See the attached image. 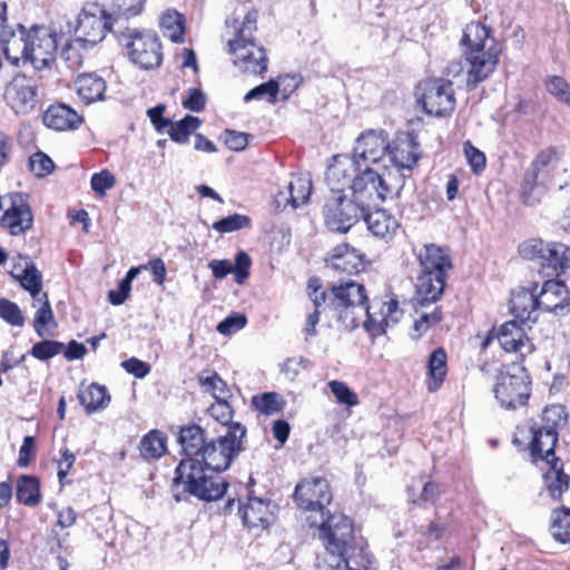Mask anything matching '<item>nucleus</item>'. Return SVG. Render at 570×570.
<instances>
[{"label": "nucleus", "instance_id": "24", "mask_svg": "<svg viewBox=\"0 0 570 570\" xmlns=\"http://www.w3.org/2000/svg\"><path fill=\"white\" fill-rule=\"evenodd\" d=\"M146 0H111L105 9L108 13V23L114 26V35L129 31V20L142 12Z\"/></svg>", "mask_w": 570, "mask_h": 570}, {"label": "nucleus", "instance_id": "3", "mask_svg": "<svg viewBox=\"0 0 570 570\" xmlns=\"http://www.w3.org/2000/svg\"><path fill=\"white\" fill-rule=\"evenodd\" d=\"M174 498L177 502L195 497L202 501H217L224 497L228 483L218 471L209 469L200 459H181L173 480Z\"/></svg>", "mask_w": 570, "mask_h": 570}, {"label": "nucleus", "instance_id": "11", "mask_svg": "<svg viewBox=\"0 0 570 570\" xmlns=\"http://www.w3.org/2000/svg\"><path fill=\"white\" fill-rule=\"evenodd\" d=\"M531 381L523 367L512 366L497 377L493 392L502 407L515 410L527 403L531 394Z\"/></svg>", "mask_w": 570, "mask_h": 570}, {"label": "nucleus", "instance_id": "45", "mask_svg": "<svg viewBox=\"0 0 570 570\" xmlns=\"http://www.w3.org/2000/svg\"><path fill=\"white\" fill-rule=\"evenodd\" d=\"M39 303H41V306L38 308L35 321H33V327L36 333L43 337L47 335L46 333V326L49 323H55L53 321V313L48 299L47 293L41 294V297L37 299Z\"/></svg>", "mask_w": 570, "mask_h": 570}, {"label": "nucleus", "instance_id": "38", "mask_svg": "<svg viewBox=\"0 0 570 570\" xmlns=\"http://www.w3.org/2000/svg\"><path fill=\"white\" fill-rule=\"evenodd\" d=\"M20 285L30 293L33 299L41 297L42 292V275L37 269L33 263L26 262L21 274L13 275Z\"/></svg>", "mask_w": 570, "mask_h": 570}, {"label": "nucleus", "instance_id": "35", "mask_svg": "<svg viewBox=\"0 0 570 570\" xmlns=\"http://www.w3.org/2000/svg\"><path fill=\"white\" fill-rule=\"evenodd\" d=\"M78 400L85 406L87 413L104 410L110 402V395L105 386L97 383L88 385L78 393Z\"/></svg>", "mask_w": 570, "mask_h": 570}, {"label": "nucleus", "instance_id": "57", "mask_svg": "<svg viewBox=\"0 0 570 570\" xmlns=\"http://www.w3.org/2000/svg\"><path fill=\"white\" fill-rule=\"evenodd\" d=\"M209 414L218 422L222 423V425L224 426V431L226 430V428L228 425H230L232 423H229L230 419H232V413H233V410H232V406L229 405L228 403V400L226 401H220V402H216L215 404H213L210 407H209Z\"/></svg>", "mask_w": 570, "mask_h": 570}, {"label": "nucleus", "instance_id": "60", "mask_svg": "<svg viewBox=\"0 0 570 570\" xmlns=\"http://www.w3.org/2000/svg\"><path fill=\"white\" fill-rule=\"evenodd\" d=\"M165 108V105L160 104L147 110L150 122L159 134L165 132L171 121L170 119L164 117Z\"/></svg>", "mask_w": 570, "mask_h": 570}, {"label": "nucleus", "instance_id": "14", "mask_svg": "<svg viewBox=\"0 0 570 570\" xmlns=\"http://www.w3.org/2000/svg\"><path fill=\"white\" fill-rule=\"evenodd\" d=\"M419 101L429 115L442 117L454 110L455 97L451 79H429L421 83Z\"/></svg>", "mask_w": 570, "mask_h": 570}, {"label": "nucleus", "instance_id": "48", "mask_svg": "<svg viewBox=\"0 0 570 570\" xmlns=\"http://www.w3.org/2000/svg\"><path fill=\"white\" fill-rule=\"evenodd\" d=\"M542 420L544 422L542 428L557 431L559 426H563L567 423L566 407L561 404L547 406L543 410Z\"/></svg>", "mask_w": 570, "mask_h": 570}, {"label": "nucleus", "instance_id": "21", "mask_svg": "<svg viewBox=\"0 0 570 570\" xmlns=\"http://www.w3.org/2000/svg\"><path fill=\"white\" fill-rule=\"evenodd\" d=\"M0 43L8 61L19 66L20 61H29V30L18 23L17 29L3 27L0 30Z\"/></svg>", "mask_w": 570, "mask_h": 570}, {"label": "nucleus", "instance_id": "42", "mask_svg": "<svg viewBox=\"0 0 570 570\" xmlns=\"http://www.w3.org/2000/svg\"><path fill=\"white\" fill-rule=\"evenodd\" d=\"M17 500L29 507H33L40 502L39 481L35 476L23 475L17 483Z\"/></svg>", "mask_w": 570, "mask_h": 570}, {"label": "nucleus", "instance_id": "61", "mask_svg": "<svg viewBox=\"0 0 570 570\" xmlns=\"http://www.w3.org/2000/svg\"><path fill=\"white\" fill-rule=\"evenodd\" d=\"M224 141L230 150L242 151L248 145V135L235 130H225Z\"/></svg>", "mask_w": 570, "mask_h": 570}, {"label": "nucleus", "instance_id": "32", "mask_svg": "<svg viewBox=\"0 0 570 570\" xmlns=\"http://www.w3.org/2000/svg\"><path fill=\"white\" fill-rule=\"evenodd\" d=\"M549 469L543 474L544 490L551 499L560 500L568 491L570 478L563 472V464L559 458H553V463H548Z\"/></svg>", "mask_w": 570, "mask_h": 570}, {"label": "nucleus", "instance_id": "29", "mask_svg": "<svg viewBox=\"0 0 570 570\" xmlns=\"http://www.w3.org/2000/svg\"><path fill=\"white\" fill-rule=\"evenodd\" d=\"M209 438L204 429L197 424L181 426L178 443L181 446L183 459H203V452Z\"/></svg>", "mask_w": 570, "mask_h": 570}, {"label": "nucleus", "instance_id": "28", "mask_svg": "<svg viewBox=\"0 0 570 570\" xmlns=\"http://www.w3.org/2000/svg\"><path fill=\"white\" fill-rule=\"evenodd\" d=\"M498 341L507 352H515L524 355L532 351V344L525 335L524 327H522L521 323L515 318L500 326Z\"/></svg>", "mask_w": 570, "mask_h": 570}, {"label": "nucleus", "instance_id": "15", "mask_svg": "<svg viewBox=\"0 0 570 570\" xmlns=\"http://www.w3.org/2000/svg\"><path fill=\"white\" fill-rule=\"evenodd\" d=\"M3 97L16 114H30L40 104L38 81L26 75H17L6 86Z\"/></svg>", "mask_w": 570, "mask_h": 570}, {"label": "nucleus", "instance_id": "41", "mask_svg": "<svg viewBox=\"0 0 570 570\" xmlns=\"http://www.w3.org/2000/svg\"><path fill=\"white\" fill-rule=\"evenodd\" d=\"M160 28L165 37L173 42L184 41L185 26L184 17L177 11H167L160 18Z\"/></svg>", "mask_w": 570, "mask_h": 570}, {"label": "nucleus", "instance_id": "22", "mask_svg": "<svg viewBox=\"0 0 570 570\" xmlns=\"http://www.w3.org/2000/svg\"><path fill=\"white\" fill-rule=\"evenodd\" d=\"M312 193V179L308 174L292 175L285 189L279 190L275 196L277 209H285L287 206L296 209L305 205Z\"/></svg>", "mask_w": 570, "mask_h": 570}, {"label": "nucleus", "instance_id": "5", "mask_svg": "<svg viewBox=\"0 0 570 570\" xmlns=\"http://www.w3.org/2000/svg\"><path fill=\"white\" fill-rule=\"evenodd\" d=\"M415 254L421 267L415 283L416 299L421 305L434 303L441 298L446 272L452 268L450 255L434 244L422 246Z\"/></svg>", "mask_w": 570, "mask_h": 570}, {"label": "nucleus", "instance_id": "7", "mask_svg": "<svg viewBox=\"0 0 570 570\" xmlns=\"http://www.w3.org/2000/svg\"><path fill=\"white\" fill-rule=\"evenodd\" d=\"M245 439L246 428L238 422H233L216 438H209L200 461L207 468L220 473L227 470L243 451Z\"/></svg>", "mask_w": 570, "mask_h": 570}, {"label": "nucleus", "instance_id": "64", "mask_svg": "<svg viewBox=\"0 0 570 570\" xmlns=\"http://www.w3.org/2000/svg\"><path fill=\"white\" fill-rule=\"evenodd\" d=\"M76 461V455L69 451V449L65 448L61 450V458L57 461L58 465V479L62 483L67 478L70 469L73 466Z\"/></svg>", "mask_w": 570, "mask_h": 570}, {"label": "nucleus", "instance_id": "52", "mask_svg": "<svg viewBox=\"0 0 570 570\" xmlns=\"http://www.w3.org/2000/svg\"><path fill=\"white\" fill-rule=\"evenodd\" d=\"M29 167L37 177H45L52 171L55 164L46 154L38 151L29 158Z\"/></svg>", "mask_w": 570, "mask_h": 570}, {"label": "nucleus", "instance_id": "30", "mask_svg": "<svg viewBox=\"0 0 570 570\" xmlns=\"http://www.w3.org/2000/svg\"><path fill=\"white\" fill-rule=\"evenodd\" d=\"M42 120L48 128L63 131L77 128L82 118L69 106L57 104L45 111Z\"/></svg>", "mask_w": 570, "mask_h": 570}, {"label": "nucleus", "instance_id": "23", "mask_svg": "<svg viewBox=\"0 0 570 570\" xmlns=\"http://www.w3.org/2000/svg\"><path fill=\"white\" fill-rule=\"evenodd\" d=\"M537 289L538 284L532 283L529 287H518L511 294L510 312L521 324L538 320Z\"/></svg>", "mask_w": 570, "mask_h": 570}, {"label": "nucleus", "instance_id": "54", "mask_svg": "<svg viewBox=\"0 0 570 570\" xmlns=\"http://www.w3.org/2000/svg\"><path fill=\"white\" fill-rule=\"evenodd\" d=\"M247 318L244 314L234 313L218 323L216 330L223 335H230L245 327Z\"/></svg>", "mask_w": 570, "mask_h": 570}, {"label": "nucleus", "instance_id": "46", "mask_svg": "<svg viewBox=\"0 0 570 570\" xmlns=\"http://www.w3.org/2000/svg\"><path fill=\"white\" fill-rule=\"evenodd\" d=\"M250 226V218L242 214H233L213 224V229L220 234L233 233Z\"/></svg>", "mask_w": 570, "mask_h": 570}, {"label": "nucleus", "instance_id": "58", "mask_svg": "<svg viewBox=\"0 0 570 570\" xmlns=\"http://www.w3.org/2000/svg\"><path fill=\"white\" fill-rule=\"evenodd\" d=\"M464 153L473 173L479 174L485 168L484 154L473 147L470 141L464 144Z\"/></svg>", "mask_w": 570, "mask_h": 570}, {"label": "nucleus", "instance_id": "49", "mask_svg": "<svg viewBox=\"0 0 570 570\" xmlns=\"http://www.w3.org/2000/svg\"><path fill=\"white\" fill-rule=\"evenodd\" d=\"M328 387L340 404H344L348 407H352V406H355L358 404L357 394L355 392H353L347 386L346 383L333 380V381L328 382Z\"/></svg>", "mask_w": 570, "mask_h": 570}, {"label": "nucleus", "instance_id": "36", "mask_svg": "<svg viewBox=\"0 0 570 570\" xmlns=\"http://www.w3.org/2000/svg\"><path fill=\"white\" fill-rule=\"evenodd\" d=\"M428 390L430 392H434L442 385L446 376V353L443 348H436L431 353L428 362Z\"/></svg>", "mask_w": 570, "mask_h": 570}, {"label": "nucleus", "instance_id": "33", "mask_svg": "<svg viewBox=\"0 0 570 570\" xmlns=\"http://www.w3.org/2000/svg\"><path fill=\"white\" fill-rule=\"evenodd\" d=\"M548 191L546 175L528 169L521 185V199L528 206L539 204Z\"/></svg>", "mask_w": 570, "mask_h": 570}, {"label": "nucleus", "instance_id": "40", "mask_svg": "<svg viewBox=\"0 0 570 570\" xmlns=\"http://www.w3.org/2000/svg\"><path fill=\"white\" fill-rule=\"evenodd\" d=\"M202 121L199 118L190 115H186L183 119L177 122H171L165 132L168 134L173 141L178 144H185L188 137L199 128Z\"/></svg>", "mask_w": 570, "mask_h": 570}, {"label": "nucleus", "instance_id": "25", "mask_svg": "<svg viewBox=\"0 0 570 570\" xmlns=\"http://www.w3.org/2000/svg\"><path fill=\"white\" fill-rule=\"evenodd\" d=\"M326 266L337 274L354 275L363 268V256L348 244H340L332 249Z\"/></svg>", "mask_w": 570, "mask_h": 570}, {"label": "nucleus", "instance_id": "44", "mask_svg": "<svg viewBox=\"0 0 570 570\" xmlns=\"http://www.w3.org/2000/svg\"><path fill=\"white\" fill-rule=\"evenodd\" d=\"M199 383L203 387L213 394L216 402L226 401L232 396L230 390L228 389L226 382L215 372L206 377L200 376Z\"/></svg>", "mask_w": 570, "mask_h": 570}, {"label": "nucleus", "instance_id": "19", "mask_svg": "<svg viewBox=\"0 0 570 570\" xmlns=\"http://www.w3.org/2000/svg\"><path fill=\"white\" fill-rule=\"evenodd\" d=\"M276 505L268 499L248 497L238 504V512L248 529H266L275 520Z\"/></svg>", "mask_w": 570, "mask_h": 570}, {"label": "nucleus", "instance_id": "31", "mask_svg": "<svg viewBox=\"0 0 570 570\" xmlns=\"http://www.w3.org/2000/svg\"><path fill=\"white\" fill-rule=\"evenodd\" d=\"M533 436L530 443V451L533 460H544L553 463L556 456L554 448L558 442V433L554 430L539 428L532 431Z\"/></svg>", "mask_w": 570, "mask_h": 570}, {"label": "nucleus", "instance_id": "13", "mask_svg": "<svg viewBox=\"0 0 570 570\" xmlns=\"http://www.w3.org/2000/svg\"><path fill=\"white\" fill-rule=\"evenodd\" d=\"M108 21V13L99 4H86L77 18L76 41L85 49L96 46L108 31L114 35L115 28Z\"/></svg>", "mask_w": 570, "mask_h": 570}, {"label": "nucleus", "instance_id": "56", "mask_svg": "<svg viewBox=\"0 0 570 570\" xmlns=\"http://www.w3.org/2000/svg\"><path fill=\"white\" fill-rule=\"evenodd\" d=\"M252 259L249 255L243 250L238 252L235 257V266H233V273L235 275V282L243 284L249 275V268Z\"/></svg>", "mask_w": 570, "mask_h": 570}, {"label": "nucleus", "instance_id": "59", "mask_svg": "<svg viewBox=\"0 0 570 570\" xmlns=\"http://www.w3.org/2000/svg\"><path fill=\"white\" fill-rule=\"evenodd\" d=\"M441 320V311L435 307L432 313H424L414 322V331L417 332V336H421L431 325L438 324Z\"/></svg>", "mask_w": 570, "mask_h": 570}, {"label": "nucleus", "instance_id": "34", "mask_svg": "<svg viewBox=\"0 0 570 570\" xmlns=\"http://www.w3.org/2000/svg\"><path fill=\"white\" fill-rule=\"evenodd\" d=\"M75 87L85 104H91L104 98L106 81L95 73H83L77 77Z\"/></svg>", "mask_w": 570, "mask_h": 570}, {"label": "nucleus", "instance_id": "39", "mask_svg": "<svg viewBox=\"0 0 570 570\" xmlns=\"http://www.w3.org/2000/svg\"><path fill=\"white\" fill-rule=\"evenodd\" d=\"M285 404L284 397L276 392H265L252 397L253 407L266 416L282 412Z\"/></svg>", "mask_w": 570, "mask_h": 570}, {"label": "nucleus", "instance_id": "26", "mask_svg": "<svg viewBox=\"0 0 570 570\" xmlns=\"http://www.w3.org/2000/svg\"><path fill=\"white\" fill-rule=\"evenodd\" d=\"M537 301L539 311L557 313L568 306L569 292L563 283L550 277L543 282L540 292H537Z\"/></svg>", "mask_w": 570, "mask_h": 570}, {"label": "nucleus", "instance_id": "43", "mask_svg": "<svg viewBox=\"0 0 570 570\" xmlns=\"http://www.w3.org/2000/svg\"><path fill=\"white\" fill-rule=\"evenodd\" d=\"M550 531L554 540L570 542V508L563 507L552 512Z\"/></svg>", "mask_w": 570, "mask_h": 570}, {"label": "nucleus", "instance_id": "9", "mask_svg": "<svg viewBox=\"0 0 570 570\" xmlns=\"http://www.w3.org/2000/svg\"><path fill=\"white\" fill-rule=\"evenodd\" d=\"M59 46H62L61 57L69 59V39L65 35H58L45 26H32L29 29V61L36 69L48 67L55 61Z\"/></svg>", "mask_w": 570, "mask_h": 570}, {"label": "nucleus", "instance_id": "20", "mask_svg": "<svg viewBox=\"0 0 570 570\" xmlns=\"http://www.w3.org/2000/svg\"><path fill=\"white\" fill-rule=\"evenodd\" d=\"M420 146L411 135H404L397 137L395 140L390 142L387 156L394 165V169L383 167V170L392 171L397 174L404 180V176L400 173L401 169L411 170L420 158Z\"/></svg>", "mask_w": 570, "mask_h": 570}, {"label": "nucleus", "instance_id": "8", "mask_svg": "<svg viewBox=\"0 0 570 570\" xmlns=\"http://www.w3.org/2000/svg\"><path fill=\"white\" fill-rule=\"evenodd\" d=\"M569 248L562 243L530 239L519 246V253L540 266V272L546 277H558L564 269Z\"/></svg>", "mask_w": 570, "mask_h": 570}, {"label": "nucleus", "instance_id": "51", "mask_svg": "<svg viewBox=\"0 0 570 570\" xmlns=\"http://www.w3.org/2000/svg\"><path fill=\"white\" fill-rule=\"evenodd\" d=\"M0 317L12 326L20 327L24 324L20 307L7 298H0Z\"/></svg>", "mask_w": 570, "mask_h": 570}, {"label": "nucleus", "instance_id": "6", "mask_svg": "<svg viewBox=\"0 0 570 570\" xmlns=\"http://www.w3.org/2000/svg\"><path fill=\"white\" fill-rule=\"evenodd\" d=\"M257 16V11H248L234 37L228 40V52L234 57V65L253 75H262L267 70L265 48L254 37Z\"/></svg>", "mask_w": 570, "mask_h": 570}, {"label": "nucleus", "instance_id": "1", "mask_svg": "<svg viewBox=\"0 0 570 570\" xmlns=\"http://www.w3.org/2000/svg\"><path fill=\"white\" fill-rule=\"evenodd\" d=\"M366 302L367 295L362 284L347 281L332 286L330 311L347 331L356 328L365 315V330L373 336H380L385 334L389 326L399 323L403 315L397 299L393 297L387 301L374 298L370 304Z\"/></svg>", "mask_w": 570, "mask_h": 570}, {"label": "nucleus", "instance_id": "53", "mask_svg": "<svg viewBox=\"0 0 570 570\" xmlns=\"http://www.w3.org/2000/svg\"><path fill=\"white\" fill-rule=\"evenodd\" d=\"M546 86L547 90L558 100L570 106V86L563 78L553 76L548 79Z\"/></svg>", "mask_w": 570, "mask_h": 570}, {"label": "nucleus", "instance_id": "2", "mask_svg": "<svg viewBox=\"0 0 570 570\" xmlns=\"http://www.w3.org/2000/svg\"><path fill=\"white\" fill-rule=\"evenodd\" d=\"M326 184L335 194L348 187L360 200L384 202L393 198L403 188V179L392 171H379L348 155H336L326 170Z\"/></svg>", "mask_w": 570, "mask_h": 570}, {"label": "nucleus", "instance_id": "17", "mask_svg": "<svg viewBox=\"0 0 570 570\" xmlns=\"http://www.w3.org/2000/svg\"><path fill=\"white\" fill-rule=\"evenodd\" d=\"M0 225L13 236H20L31 229L33 214L26 197L19 193L3 196V214Z\"/></svg>", "mask_w": 570, "mask_h": 570}, {"label": "nucleus", "instance_id": "37", "mask_svg": "<svg viewBox=\"0 0 570 570\" xmlns=\"http://www.w3.org/2000/svg\"><path fill=\"white\" fill-rule=\"evenodd\" d=\"M167 438L158 430H153L146 434L139 443L140 455L145 460H156L161 458L167 451Z\"/></svg>", "mask_w": 570, "mask_h": 570}, {"label": "nucleus", "instance_id": "50", "mask_svg": "<svg viewBox=\"0 0 570 570\" xmlns=\"http://www.w3.org/2000/svg\"><path fill=\"white\" fill-rule=\"evenodd\" d=\"M279 92V85L277 81L271 79L267 82L256 86L244 96V101L248 102L254 99L267 97L268 101L274 104Z\"/></svg>", "mask_w": 570, "mask_h": 570}, {"label": "nucleus", "instance_id": "62", "mask_svg": "<svg viewBox=\"0 0 570 570\" xmlns=\"http://www.w3.org/2000/svg\"><path fill=\"white\" fill-rule=\"evenodd\" d=\"M121 367L132 374L137 379H144L150 372V365L144 361H140L136 357H130L124 362H121Z\"/></svg>", "mask_w": 570, "mask_h": 570}, {"label": "nucleus", "instance_id": "10", "mask_svg": "<svg viewBox=\"0 0 570 570\" xmlns=\"http://www.w3.org/2000/svg\"><path fill=\"white\" fill-rule=\"evenodd\" d=\"M115 37L119 45L127 48L131 61L140 68L151 69L161 63V46L155 33L130 28Z\"/></svg>", "mask_w": 570, "mask_h": 570}, {"label": "nucleus", "instance_id": "63", "mask_svg": "<svg viewBox=\"0 0 570 570\" xmlns=\"http://www.w3.org/2000/svg\"><path fill=\"white\" fill-rule=\"evenodd\" d=\"M206 98L200 89L193 88L188 91V96L183 100V106L194 112H199L205 108Z\"/></svg>", "mask_w": 570, "mask_h": 570}, {"label": "nucleus", "instance_id": "4", "mask_svg": "<svg viewBox=\"0 0 570 570\" xmlns=\"http://www.w3.org/2000/svg\"><path fill=\"white\" fill-rule=\"evenodd\" d=\"M462 42L468 47L465 60L470 66L466 72V82L475 87L494 71L499 61L500 48L491 37L490 29L480 22L466 26Z\"/></svg>", "mask_w": 570, "mask_h": 570}, {"label": "nucleus", "instance_id": "27", "mask_svg": "<svg viewBox=\"0 0 570 570\" xmlns=\"http://www.w3.org/2000/svg\"><path fill=\"white\" fill-rule=\"evenodd\" d=\"M370 204L371 203H365L366 210L362 215L367 229L377 238L386 242L392 239L400 227L399 220L385 209L370 212Z\"/></svg>", "mask_w": 570, "mask_h": 570}, {"label": "nucleus", "instance_id": "55", "mask_svg": "<svg viewBox=\"0 0 570 570\" xmlns=\"http://www.w3.org/2000/svg\"><path fill=\"white\" fill-rule=\"evenodd\" d=\"M115 184L116 179L114 175L106 169L94 174L90 179L92 190L100 196H104L108 189L115 186Z\"/></svg>", "mask_w": 570, "mask_h": 570}, {"label": "nucleus", "instance_id": "12", "mask_svg": "<svg viewBox=\"0 0 570 570\" xmlns=\"http://www.w3.org/2000/svg\"><path fill=\"white\" fill-rule=\"evenodd\" d=\"M365 203L370 202L360 200L356 197L347 198L343 194L328 198L323 209L326 227L332 232L347 233L366 210Z\"/></svg>", "mask_w": 570, "mask_h": 570}, {"label": "nucleus", "instance_id": "16", "mask_svg": "<svg viewBox=\"0 0 570 570\" xmlns=\"http://www.w3.org/2000/svg\"><path fill=\"white\" fill-rule=\"evenodd\" d=\"M332 499L330 483L321 476L303 480L294 491V500L297 507L304 511L318 513L320 520H323L324 510Z\"/></svg>", "mask_w": 570, "mask_h": 570}, {"label": "nucleus", "instance_id": "18", "mask_svg": "<svg viewBox=\"0 0 570 570\" xmlns=\"http://www.w3.org/2000/svg\"><path fill=\"white\" fill-rule=\"evenodd\" d=\"M389 140L384 131L368 130L362 134L355 141L353 158L362 164V167L376 165L389 151Z\"/></svg>", "mask_w": 570, "mask_h": 570}, {"label": "nucleus", "instance_id": "47", "mask_svg": "<svg viewBox=\"0 0 570 570\" xmlns=\"http://www.w3.org/2000/svg\"><path fill=\"white\" fill-rule=\"evenodd\" d=\"M65 344L58 341L43 340L33 344L30 355L39 361H47L62 353Z\"/></svg>", "mask_w": 570, "mask_h": 570}]
</instances>
